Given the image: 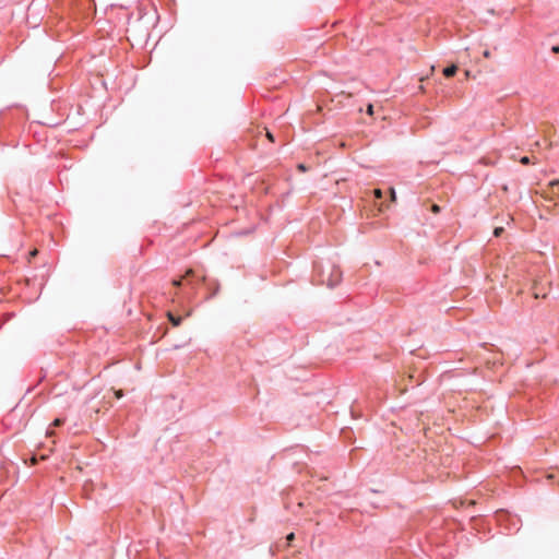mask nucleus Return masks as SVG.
<instances>
[{
	"label": "nucleus",
	"mask_w": 559,
	"mask_h": 559,
	"mask_svg": "<svg viewBox=\"0 0 559 559\" xmlns=\"http://www.w3.org/2000/svg\"><path fill=\"white\" fill-rule=\"evenodd\" d=\"M286 539H287L288 544H290V542H293L295 539V534L294 533L288 534Z\"/></svg>",
	"instance_id": "nucleus-12"
},
{
	"label": "nucleus",
	"mask_w": 559,
	"mask_h": 559,
	"mask_svg": "<svg viewBox=\"0 0 559 559\" xmlns=\"http://www.w3.org/2000/svg\"><path fill=\"white\" fill-rule=\"evenodd\" d=\"M431 211H432V213L438 214V213L440 212V206H439V205H437V204H433V205L431 206Z\"/></svg>",
	"instance_id": "nucleus-11"
},
{
	"label": "nucleus",
	"mask_w": 559,
	"mask_h": 559,
	"mask_svg": "<svg viewBox=\"0 0 559 559\" xmlns=\"http://www.w3.org/2000/svg\"><path fill=\"white\" fill-rule=\"evenodd\" d=\"M167 317H168L169 321L173 323L174 326L180 325V323L182 321L181 317H176L171 312H167Z\"/></svg>",
	"instance_id": "nucleus-5"
},
{
	"label": "nucleus",
	"mask_w": 559,
	"mask_h": 559,
	"mask_svg": "<svg viewBox=\"0 0 559 559\" xmlns=\"http://www.w3.org/2000/svg\"><path fill=\"white\" fill-rule=\"evenodd\" d=\"M37 253H38L37 249H34L33 251L29 252V258L36 257Z\"/></svg>",
	"instance_id": "nucleus-17"
},
{
	"label": "nucleus",
	"mask_w": 559,
	"mask_h": 559,
	"mask_svg": "<svg viewBox=\"0 0 559 559\" xmlns=\"http://www.w3.org/2000/svg\"><path fill=\"white\" fill-rule=\"evenodd\" d=\"M520 163L523 165H527L531 163V158L528 156H524L520 159Z\"/></svg>",
	"instance_id": "nucleus-8"
},
{
	"label": "nucleus",
	"mask_w": 559,
	"mask_h": 559,
	"mask_svg": "<svg viewBox=\"0 0 559 559\" xmlns=\"http://www.w3.org/2000/svg\"><path fill=\"white\" fill-rule=\"evenodd\" d=\"M390 197H391V201H392V202H395V201H396V193H395L394 188H391V189H390Z\"/></svg>",
	"instance_id": "nucleus-6"
},
{
	"label": "nucleus",
	"mask_w": 559,
	"mask_h": 559,
	"mask_svg": "<svg viewBox=\"0 0 559 559\" xmlns=\"http://www.w3.org/2000/svg\"><path fill=\"white\" fill-rule=\"evenodd\" d=\"M366 114L370 117L371 121H376L378 119L384 121L386 119L383 108L381 106H374L373 104L367 105Z\"/></svg>",
	"instance_id": "nucleus-1"
},
{
	"label": "nucleus",
	"mask_w": 559,
	"mask_h": 559,
	"mask_svg": "<svg viewBox=\"0 0 559 559\" xmlns=\"http://www.w3.org/2000/svg\"><path fill=\"white\" fill-rule=\"evenodd\" d=\"M192 274H193V270L189 269V270L186 272L185 277H188V276H190V275H192Z\"/></svg>",
	"instance_id": "nucleus-19"
},
{
	"label": "nucleus",
	"mask_w": 559,
	"mask_h": 559,
	"mask_svg": "<svg viewBox=\"0 0 559 559\" xmlns=\"http://www.w3.org/2000/svg\"><path fill=\"white\" fill-rule=\"evenodd\" d=\"M457 71V67L455 64H452L450 67H447L444 70H443V74L447 76V78H452L455 75Z\"/></svg>",
	"instance_id": "nucleus-4"
},
{
	"label": "nucleus",
	"mask_w": 559,
	"mask_h": 559,
	"mask_svg": "<svg viewBox=\"0 0 559 559\" xmlns=\"http://www.w3.org/2000/svg\"><path fill=\"white\" fill-rule=\"evenodd\" d=\"M373 194H374V197H376L377 199H381V198H382V195H383V194H382L381 189H376V190L373 191Z\"/></svg>",
	"instance_id": "nucleus-9"
},
{
	"label": "nucleus",
	"mask_w": 559,
	"mask_h": 559,
	"mask_svg": "<svg viewBox=\"0 0 559 559\" xmlns=\"http://www.w3.org/2000/svg\"><path fill=\"white\" fill-rule=\"evenodd\" d=\"M62 424H63V420H62V419H60V418H56V419L53 420V423H52V425H53L55 427H59V426H60V425H62Z\"/></svg>",
	"instance_id": "nucleus-10"
},
{
	"label": "nucleus",
	"mask_w": 559,
	"mask_h": 559,
	"mask_svg": "<svg viewBox=\"0 0 559 559\" xmlns=\"http://www.w3.org/2000/svg\"><path fill=\"white\" fill-rule=\"evenodd\" d=\"M297 168H298V170H300V171H306V170H307V167H306L304 164H299V165L297 166Z\"/></svg>",
	"instance_id": "nucleus-16"
},
{
	"label": "nucleus",
	"mask_w": 559,
	"mask_h": 559,
	"mask_svg": "<svg viewBox=\"0 0 559 559\" xmlns=\"http://www.w3.org/2000/svg\"><path fill=\"white\" fill-rule=\"evenodd\" d=\"M262 135H264L266 138V140H269V141L274 140L273 134L266 128L259 129L258 133L255 134V136H262Z\"/></svg>",
	"instance_id": "nucleus-3"
},
{
	"label": "nucleus",
	"mask_w": 559,
	"mask_h": 559,
	"mask_svg": "<svg viewBox=\"0 0 559 559\" xmlns=\"http://www.w3.org/2000/svg\"><path fill=\"white\" fill-rule=\"evenodd\" d=\"M533 294H534L535 298H539V297L545 298L546 297V294L540 295L535 288H534V293Z\"/></svg>",
	"instance_id": "nucleus-14"
},
{
	"label": "nucleus",
	"mask_w": 559,
	"mask_h": 559,
	"mask_svg": "<svg viewBox=\"0 0 559 559\" xmlns=\"http://www.w3.org/2000/svg\"><path fill=\"white\" fill-rule=\"evenodd\" d=\"M35 463H36V457L34 456V457L32 459V464H35Z\"/></svg>",
	"instance_id": "nucleus-22"
},
{
	"label": "nucleus",
	"mask_w": 559,
	"mask_h": 559,
	"mask_svg": "<svg viewBox=\"0 0 559 559\" xmlns=\"http://www.w3.org/2000/svg\"><path fill=\"white\" fill-rule=\"evenodd\" d=\"M552 52L558 53L559 52V46H554L551 48Z\"/></svg>",
	"instance_id": "nucleus-20"
},
{
	"label": "nucleus",
	"mask_w": 559,
	"mask_h": 559,
	"mask_svg": "<svg viewBox=\"0 0 559 559\" xmlns=\"http://www.w3.org/2000/svg\"><path fill=\"white\" fill-rule=\"evenodd\" d=\"M52 435H53V431H52V430H48V431H47V436H48V437H51Z\"/></svg>",
	"instance_id": "nucleus-21"
},
{
	"label": "nucleus",
	"mask_w": 559,
	"mask_h": 559,
	"mask_svg": "<svg viewBox=\"0 0 559 559\" xmlns=\"http://www.w3.org/2000/svg\"><path fill=\"white\" fill-rule=\"evenodd\" d=\"M502 233H503V228L502 227H496L495 230H493V235L496 237H499Z\"/></svg>",
	"instance_id": "nucleus-7"
},
{
	"label": "nucleus",
	"mask_w": 559,
	"mask_h": 559,
	"mask_svg": "<svg viewBox=\"0 0 559 559\" xmlns=\"http://www.w3.org/2000/svg\"><path fill=\"white\" fill-rule=\"evenodd\" d=\"M559 187V180H554L549 183L547 191L545 192L550 199H555L557 195L556 189Z\"/></svg>",
	"instance_id": "nucleus-2"
},
{
	"label": "nucleus",
	"mask_w": 559,
	"mask_h": 559,
	"mask_svg": "<svg viewBox=\"0 0 559 559\" xmlns=\"http://www.w3.org/2000/svg\"><path fill=\"white\" fill-rule=\"evenodd\" d=\"M115 395L117 399H120V397H122L123 393L121 390H117V391H115Z\"/></svg>",
	"instance_id": "nucleus-15"
},
{
	"label": "nucleus",
	"mask_w": 559,
	"mask_h": 559,
	"mask_svg": "<svg viewBox=\"0 0 559 559\" xmlns=\"http://www.w3.org/2000/svg\"><path fill=\"white\" fill-rule=\"evenodd\" d=\"M181 284H182V278L174 280V281H173V285H174V286H177V287H178V286H180Z\"/></svg>",
	"instance_id": "nucleus-13"
},
{
	"label": "nucleus",
	"mask_w": 559,
	"mask_h": 559,
	"mask_svg": "<svg viewBox=\"0 0 559 559\" xmlns=\"http://www.w3.org/2000/svg\"><path fill=\"white\" fill-rule=\"evenodd\" d=\"M484 57H485V58H490V57H491L490 51H489V50H485V51H484Z\"/></svg>",
	"instance_id": "nucleus-18"
}]
</instances>
